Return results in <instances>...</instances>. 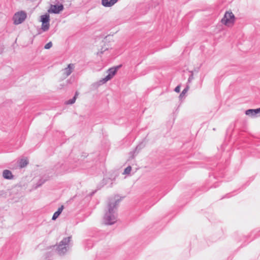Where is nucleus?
I'll return each instance as SVG.
<instances>
[{
  "label": "nucleus",
  "mask_w": 260,
  "mask_h": 260,
  "mask_svg": "<svg viewBox=\"0 0 260 260\" xmlns=\"http://www.w3.org/2000/svg\"><path fill=\"white\" fill-rule=\"evenodd\" d=\"M120 201L118 196H115L114 199H111L108 203V211L106 212L104 221L106 224L112 225L117 221L116 209L117 206Z\"/></svg>",
  "instance_id": "1"
},
{
  "label": "nucleus",
  "mask_w": 260,
  "mask_h": 260,
  "mask_svg": "<svg viewBox=\"0 0 260 260\" xmlns=\"http://www.w3.org/2000/svg\"><path fill=\"white\" fill-rule=\"evenodd\" d=\"M71 239V237H66L59 242L56 249V252L59 255H64L67 251L69 243L70 242Z\"/></svg>",
  "instance_id": "2"
},
{
  "label": "nucleus",
  "mask_w": 260,
  "mask_h": 260,
  "mask_svg": "<svg viewBox=\"0 0 260 260\" xmlns=\"http://www.w3.org/2000/svg\"><path fill=\"white\" fill-rule=\"evenodd\" d=\"M235 17L232 12H226L221 22L225 25H233L235 22Z\"/></svg>",
  "instance_id": "3"
},
{
  "label": "nucleus",
  "mask_w": 260,
  "mask_h": 260,
  "mask_svg": "<svg viewBox=\"0 0 260 260\" xmlns=\"http://www.w3.org/2000/svg\"><path fill=\"white\" fill-rule=\"evenodd\" d=\"M27 14L25 11H21L16 13L13 17L14 24L18 25L22 23L25 20Z\"/></svg>",
  "instance_id": "4"
},
{
  "label": "nucleus",
  "mask_w": 260,
  "mask_h": 260,
  "mask_svg": "<svg viewBox=\"0 0 260 260\" xmlns=\"http://www.w3.org/2000/svg\"><path fill=\"white\" fill-rule=\"evenodd\" d=\"M64 9L62 4L60 5H51L50 8L48 10V13L53 14H59Z\"/></svg>",
  "instance_id": "5"
},
{
  "label": "nucleus",
  "mask_w": 260,
  "mask_h": 260,
  "mask_svg": "<svg viewBox=\"0 0 260 260\" xmlns=\"http://www.w3.org/2000/svg\"><path fill=\"white\" fill-rule=\"evenodd\" d=\"M245 114L251 117L260 116V108L255 109H248L245 111Z\"/></svg>",
  "instance_id": "6"
},
{
  "label": "nucleus",
  "mask_w": 260,
  "mask_h": 260,
  "mask_svg": "<svg viewBox=\"0 0 260 260\" xmlns=\"http://www.w3.org/2000/svg\"><path fill=\"white\" fill-rule=\"evenodd\" d=\"M118 0H102V4L106 7H110L116 4Z\"/></svg>",
  "instance_id": "7"
},
{
  "label": "nucleus",
  "mask_w": 260,
  "mask_h": 260,
  "mask_svg": "<svg viewBox=\"0 0 260 260\" xmlns=\"http://www.w3.org/2000/svg\"><path fill=\"white\" fill-rule=\"evenodd\" d=\"M50 177L48 175L43 176L37 183L36 187H40L46 181L49 179Z\"/></svg>",
  "instance_id": "8"
},
{
  "label": "nucleus",
  "mask_w": 260,
  "mask_h": 260,
  "mask_svg": "<svg viewBox=\"0 0 260 260\" xmlns=\"http://www.w3.org/2000/svg\"><path fill=\"white\" fill-rule=\"evenodd\" d=\"M74 64L70 63L68 66V67L64 69V74L66 77L69 76L72 72V69L74 68Z\"/></svg>",
  "instance_id": "9"
},
{
  "label": "nucleus",
  "mask_w": 260,
  "mask_h": 260,
  "mask_svg": "<svg viewBox=\"0 0 260 260\" xmlns=\"http://www.w3.org/2000/svg\"><path fill=\"white\" fill-rule=\"evenodd\" d=\"M121 67V65H119L113 68H110L108 71L107 73L109 75H111V76L113 77L115 74L116 73L117 70Z\"/></svg>",
  "instance_id": "10"
},
{
  "label": "nucleus",
  "mask_w": 260,
  "mask_h": 260,
  "mask_svg": "<svg viewBox=\"0 0 260 260\" xmlns=\"http://www.w3.org/2000/svg\"><path fill=\"white\" fill-rule=\"evenodd\" d=\"M3 176L6 179H11L13 178V175H12V172L8 170H4Z\"/></svg>",
  "instance_id": "11"
},
{
  "label": "nucleus",
  "mask_w": 260,
  "mask_h": 260,
  "mask_svg": "<svg viewBox=\"0 0 260 260\" xmlns=\"http://www.w3.org/2000/svg\"><path fill=\"white\" fill-rule=\"evenodd\" d=\"M64 208V206L63 205L61 206L57 210V211H56L53 215V216L52 217V219L53 220H56L58 217L59 216V215L62 212L63 209Z\"/></svg>",
  "instance_id": "12"
},
{
  "label": "nucleus",
  "mask_w": 260,
  "mask_h": 260,
  "mask_svg": "<svg viewBox=\"0 0 260 260\" xmlns=\"http://www.w3.org/2000/svg\"><path fill=\"white\" fill-rule=\"evenodd\" d=\"M189 85H186V86L185 87V88L182 90V91L181 92V93L180 94V95L179 96V98L180 100L183 98H185V94L187 93V92L188 91V90H189Z\"/></svg>",
  "instance_id": "13"
},
{
  "label": "nucleus",
  "mask_w": 260,
  "mask_h": 260,
  "mask_svg": "<svg viewBox=\"0 0 260 260\" xmlns=\"http://www.w3.org/2000/svg\"><path fill=\"white\" fill-rule=\"evenodd\" d=\"M41 21L42 22H50V16L49 14H46L41 16Z\"/></svg>",
  "instance_id": "14"
},
{
  "label": "nucleus",
  "mask_w": 260,
  "mask_h": 260,
  "mask_svg": "<svg viewBox=\"0 0 260 260\" xmlns=\"http://www.w3.org/2000/svg\"><path fill=\"white\" fill-rule=\"evenodd\" d=\"M50 24L49 22H42V29L44 31H46L49 29Z\"/></svg>",
  "instance_id": "15"
},
{
  "label": "nucleus",
  "mask_w": 260,
  "mask_h": 260,
  "mask_svg": "<svg viewBox=\"0 0 260 260\" xmlns=\"http://www.w3.org/2000/svg\"><path fill=\"white\" fill-rule=\"evenodd\" d=\"M55 169L56 171L58 173H61L62 172L64 171V168H62L63 167V164H57L55 166Z\"/></svg>",
  "instance_id": "16"
},
{
  "label": "nucleus",
  "mask_w": 260,
  "mask_h": 260,
  "mask_svg": "<svg viewBox=\"0 0 260 260\" xmlns=\"http://www.w3.org/2000/svg\"><path fill=\"white\" fill-rule=\"evenodd\" d=\"M28 162L26 159H22L20 160L19 163V166L20 168H22L25 167L27 164Z\"/></svg>",
  "instance_id": "17"
},
{
  "label": "nucleus",
  "mask_w": 260,
  "mask_h": 260,
  "mask_svg": "<svg viewBox=\"0 0 260 260\" xmlns=\"http://www.w3.org/2000/svg\"><path fill=\"white\" fill-rule=\"evenodd\" d=\"M77 95H78V93L76 92L75 93V95L74 96V97L72 99H70V100L67 101L66 102V104L68 105H72V104H74L76 101Z\"/></svg>",
  "instance_id": "18"
},
{
  "label": "nucleus",
  "mask_w": 260,
  "mask_h": 260,
  "mask_svg": "<svg viewBox=\"0 0 260 260\" xmlns=\"http://www.w3.org/2000/svg\"><path fill=\"white\" fill-rule=\"evenodd\" d=\"M112 78L113 77L111 76V75L108 74V75L101 80V82H102L103 83H105L108 81L111 80Z\"/></svg>",
  "instance_id": "19"
},
{
  "label": "nucleus",
  "mask_w": 260,
  "mask_h": 260,
  "mask_svg": "<svg viewBox=\"0 0 260 260\" xmlns=\"http://www.w3.org/2000/svg\"><path fill=\"white\" fill-rule=\"evenodd\" d=\"M145 146V144H143V142L139 144L136 147L135 150V151L133 152L134 153L136 152L137 150L139 151L141 150L142 148H143Z\"/></svg>",
  "instance_id": "20"
},
{
  "label": "nucleus",
  "mask_w": 260,
  "mask_h": 260,
  "mask_svg": "<svg viewBox=\"0 0 260 260\" xmlns=\"http://www.w3.org/2000/svg\"><path fill=\"white\" fill-rule=\"evenodd\" d=\"M190 73H191V74L188 77L187 85H188L189 83H191L192 80L194 79L193 71H190Z\"/></svg>",
  "instance_id": "21"
},
{
  "label": "nucleus",
  "mask_w": 260,
  "mask_h": 260,
  "mask_svg": "<svg viewBox=\"0 0 260 260\" xmlns=\"http://www.w3.org/2000/svg\"><path fill=\"white\" fill-rule=\"evenodd\" d=\"M132 170V167L130 166L127 167L124 171L123 174H129Z\"/></svg>",
  "instance_id": "22"
},
{
  "label": "nucleus",
  "mask_w": 260,
  "mask_h": 260,
  "mask_svg": "<svg viewBox=\"0 0 260 260\" xmlns=\"http://www.w3.org/2000/svg\"><path fill=\"white\" fill-rule=\"evenodd\" d=\"M52 46V43L51 42H49L48 43H47L45 46L44 48L46 49H49Z\"/></svg>",
  "instance_id": "23"
},
{
  "label": "nucleus",
  "mask_w": 260,
  "mask_h": 260,
  "mask_svg": "<svg viewBox=\"0 0 260 260\" xmlns=\"http://www.w3.org/2000/svg\"><path fill=\"white\" fill-rule=\"evenodd\" d=\"M174 91L176 92H179L180 91V85H178V86H177L175 87Z\"/></svg>",
  "instance_id": "24"
},
{
  "label": "nucleus",
  "mask_w": 260,
  "mask_h": 260,
  "mask_svg": "<svg viewBox=\"0 0 260 260\" xmlns=\"http://www.w3.org/2000/svg\"><path fill=\"white\" fill-rule=\"evenodd\" d=\"M52 252H49L48 253H46V259H47V260H50V259L49 258V257L50 256H52Z\"/></svg>",
  "instance_id": "25"
},
{
  "label": "nucleus",
  "mask_w": 260,
  "mask_h": 260,
  "mask_svg": "<svg viewBox=\"0 0 260 260\" xmlns=\"http://www.w3.org/2000/svg\"><path fill=\"white\" fill-rule=\"evenodd\" d=\"M194 71H196L197 72H198V70H194Z\"/></svg>",
  "instance_id": "26"
}]
</instances>
